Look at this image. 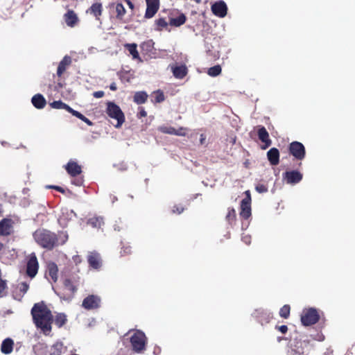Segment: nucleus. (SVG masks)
Returning <instances> with one entry per match:
<instances>
[{
    "instance_id": "nucleus-1",
    "label": "nucleus",
    "mask_w": 355,
    "mask_h": 355,
    "mask_svg": "<svg viewBox=\"0 0 355 355\" xmlns=\"http://www.w3.org/2000/svg\"><path fill=\"white\" fill-rule=\"evenodd\" d=\"M31 315L36 327L45 335H49L51 331L53 315L46 306L43 302L35 304L31 309Z\"/></svg>"
},
{
    "instance_id": "nucleus-2",
    "label": "nucleus",
    "mask_w": 355,
    "mask_h": 355,
    "mask_svg": "<svg viewBox=\"0 0 355 355\" xmlns=\"http://www.w3.org/2000/svg\"><path fill=\"white\" fill-rule=\"evenodd\" d=\"M35 242L42 248L52 250L57 244L63 245L68 239V234L62 232L59 236L46 230L39 229L33 233Z\"/></svg>"
},
{
    "instance_id": "nucleus-3",
    "label": "nucleus",
    "mask_w": 355,
    "mask_h": 355,
    "mask_svg": "<svg viewBox=\"0 0 355 355\" xmlns=\"http://www.w3.org/2000/svg\"><path fill=\"white\" fill-rule=\"evenodd\" d=\"M130 343L133 350L137 353H140L145 349L146 337L141 331H135L130 337Z\"/></svg>"
},
{
    "instance_id": "nucleus-4",
    "label": "nucleus",
    "mask_w": 355,
    "mask_h": 355,
    "mask_svg": "<svg viewBox=\"0 0 355 355\" xmlns=\"http://www.w3.org/2000/svg\"><path fill=\"white\" fill-rule=\"evenodd\" d=\"M107 113L112 119H116V128H119L125 121V116L121 108L113 102L107 103Z\"/></svg>"
},
{
    "instance_id": "nucleus-5",
    "label": "nucleus",
    "mask_w": 355,
    "mask_h": 355,
    "mask_svg": "<svg viewBox=\"0 0 355 355\" xmlns=\"http://www.w3.org/2000/svg\"><path fill=\"white\" fill-rule=\"evenodd\" d=\"M320 315L314 308H310L303 311L301 315V322L304 326H310L318 322Z\"/></svg>"
},
{
    "instance_id": "nucleus-6",
    "label": "nucleus",
    "mask_w": 355,
    "mask_h": 355,
    "mask_svg": "<svg viewBox=\"0 0 355 355\" xmlns=\"http://www.w3.org/2000/svg\"><path fill=\"white\" fill-rule=\"evenodd\" d=\"M245 197L241 202L240 217L243 219H248L252 214L251 212V195L249 190L245 191Z\"/></svg>"
},
{
    "instance_id": "nucleus-7",
    "label": "nucleus",
    "mask_w": 355,
    "mask_h": 355,
    "mask_svg": "<svg viewBox=\"0 0 355 355\" xmlns=\"http://www.w3.org/2000/svg\"><path fill=\"white\" fill-rule=\"evenodd\" d=\"M289 153L297 160H302L306 155L304 146L299 141H293L288 146Z\"/></svg>"
},
{
    "instance_id": "nucleus-8",
    "label": "nucleus",
    "mask_w": 355,
    "mask_h": 355,
    "mask_svg": "<svg viewBox=\"0 0 355 355\" xmlns=\"http://www.w3.org/2000/svg\"><path fill=\"white\" fill-rule=\"evenodd\" d=\"M211 12L214 15L220 18H224L227 13V6L225 1H217L211 5Z\"/></svg>"
},
{
    "instance_id": "nucleus-9",
    "label": "nucleus",
    "mask_w": 355,
    "mask_h": 355,
    "mask_svg": "<svg viewBox=\"0 0 355 355\" xmlns=\"http://www.w3.org/2000/svg\"><path fill=\"white\" fill-rule=\"evenodd\" d=\"M39 264L35 253H32L27 262L26 272L30 277H34L37 273Z\"/></svg>"
},
{
    "instance_id": "nucleus-10",
    "label": "nucleus",
    "mask_w": 355,
    "mask_h": 355,
    "mask_svg": "<svg viewBox=\"0 0 355 355\" xmlns=\"http://www.w3.org/2000/svg\"><path fill=\"white\" fill-rule=\"evenodd\" d=\"M302 174L297 171H289L283 173V179L287 184H295L302 180Z\"/></svg>"
},
{
    "instance_id": "nucleus-11",
    "label": "nucleus",
    "mask_w": 355,
    "mask_h": 355,
    "mask_svg": "<svg viewBox=\"0 0 355 355\" xmlns=\"http://www.w3.org/2000/svg\"><path fill=\"white\" fill-rule=\"evenodd\" d=\"M146 10L145 17L147 19L152 18L157 12L159 8V0H146Z\"/></svg>"
},
{
    "instance_id": "nucleus-12",
    "label": "nucleus",
    "mask_w": 355,
    "mask_h": 355,
    "mask_svg": "<svg viewBox=\"0 0 355 355\" xmlns=\"http://www.w3.org/2000/svg\"><path fill=\"white\" fill-rule=\"evenodd\" d=\"M101 299L96 295H89L83 301V306L86 309L98 308L100 305Z\"/></svg>"
},
{
    "instance_id": "nucleus-13",
    "label": "nucleus",
    "mask_w": 355,
    "mask_h": 355,
    "mask_svg": "<svg viewBox=\"0 0 355 355\" xmlns=\"http://www.w3.org/2000/svg\"><path fill=\"white\" fill-rule=\"evenodd\" d=\"M257 134L259 139L264 144L262 146V149H266L270 146L272 141L270 139L269 134L265 127H260L258 130Z\"/></svg>"
},
{
    "instance_id": "nucleus-14",
    "label": "nucleus",
    "mask_w": 355,
    "mask_h": 355,
    "mask_svg": "<svg viewBox=\"0 0 355 355\" xmlns=\"http://www.w3.org/2000/svg\"><path fill=\"white\" fill-rule=\"evenodd\" d=\"M64 167L67 173L72 177H76L82 172L80 166L72 160H70Z\"/></svg>"
},
{
    "instance_id": "nucleus-15",
    "label": "nucleus",
    "mask_w": 355,
    "mask_h": 355,
    "mask_svg": "<svg viewBox=\"0 0 355 355\" xmlns=\"http://www.w3.org/2000/svg\"><path fill=\"white\" fill-rule=\"evenodd\" d=\"M89 266L94 269H99L101 266L100 254L96 252H90L87 257Z\"/></svg>"
},
{
    "instance_id": "nucleus-16",
    "label": "nucleus",
    "mask_w": 355,
    "mask_h": 355,
    "mask_svg": "<svg viewBox=\"0 0 355 355\" xmlns=\"http://www.w3.org/2000/svg\"><path fill=\"white\" fill-rule=\"evenodd\" d=\"M267 157L270 164L276 166L279 163V151L276 148H272L267 152Z\"/></svg>"
},
{
    "instance_id": "nucleus-17",
    "label": "nucleus",
    "mask_w": 355,
    "mask_h": 355,
    "mask_svg": "<svg viewBox=\"0 0 355 355\" xmlns=\"http://www.w3.org/2000/svg\"><path fill=\"white\" fill-rule=\"evenodd\" d=\"M58 266L54 262H49L47 263L46 275H49L53 282L58 280Z\"/></svg>"
},
{
    "instance_id": "nucleus-18",
    "label": "nucleus",
    "mask_w": 355,
    "mask_h": 355,
    "mask_svg": "<svg viewBox=\"0 0 355 355\" xmlns=\"http://www.w3.org/2000/svg\"><path fill=\"white\" fill-rule=\"evenodd\" d=\"M304 345H306L304 341H297L294 347L288 351L287 355H306Z\"/></svg>"
},
{
    "instance_id": "nucleus-19",
    "label": "nucleus",
    "mask_w": 355,
    "mask_h": 355,
    "mask_svg": "<svg viewBox=\"0 0 355 355\" xmlns=\"http://www.w3.org/2000/svg\"><path fill=\"white\" fill-rule=\"evenodd\" d=\"M71 58L68 55H65L63 59L60 62L58 69H57V75L58 76H61L62 73L65 71L67 68L71 64Z\"/></svg>"
},
{
    "instance_id": "nucleus-20",
    "label": "nucleus",
    "mask_w": 355,
    "mask_h": 355,
    "mask_svg": "<svg viewBox=\"0 0 355 355\" xmlns=\"http://www.w3.org/2000/svg\"><path fill=\"white\" fill-rule=\"evenodd\" d=\"M14 341L10 338L4 339L1 345V352L4 354H10L13 349Z\"/></svg>"
},
{
    "instance_id": "nucleus-21",
    "label": "nucleus",
    "mask_w": 355,
    "mask_h": 355,
    "mask_svg": "<svg viewBox=\"0 0 355 355\" xmlns=\"http://www.w3.org/2000/svg\"><path fill=\"white\" fill-rule=\"evenodd\" d=\"M11 220L4 218L0 222V236L9 235L11 232Z\"/></svg>"
},
{
    "instance_id": "nucleus-22",
    "label": "nucleus",
    "mask_w": 355,
    "mask_h": 355,
    "mask_svg": "<svg viewBox=\"0 0 355 355\" xmlns=\"http://www.w3.org/2000/svg\"><path fill=\"white\" fill-rule=\"evenodd\" d=\"M31 102L35 107L37 109H42L46 104V99L40 94H37L32 97Z\"/></svg>"
},
{
    "instance_id": "nucleus-23",
    "label": "nucleus",
    "mask_w": 355,
    "mask_h": 355,
    "mask_svg": "<svg viewBox=\"0 0 355 355\" xmlns=\"http://www.w3.org/2000/svg\"><path fill=\"white\" fill-rule=\"evenodd\" d=\"M159 130L169 135H184V131L182 128H180L176 130L175 128L171 126H161L159 128Z\"/></svg>"
},
{
    "instance_id": "nucleus-24",
    "label": "nucleus",
    "mask_w": 355,
    "mask_h": 355,
    "mask_svg": "<svg viewBox=\"0 0 355 355\" xmlns=\"http://www.w3.org/2000/svg\"><path fill=\"white\" fill-rule=\"evenodd\" d=\"M102 4L100 3H93L87 10V12L93 15L97 20H99V17L102 14Z\"/></svg>"
},
{
    "instance_id": "nucleus-25",
    "label": "nucleus",
    "mask_w": 355,
    "mask_h": 355,
    "mask_svg": "<svg viewBox=\"0 0 355 355\" xmlns=\"http://www.w3.org/2000/svg\"><path fill=\"white\" fill-rule=\"evenodd\" d=\"M64 20L67 26L73 27L76 24L78 17L73 10H69L64 15Z\"/></svg>"
},
{
    "instance_id": "nucleus-26",
    "label": "nucleus",
    "mask_w": 355,
    "mask_h": 355,
    "mask_svg": "<svg viewBox=\"0 0 355 355\" xmlns=\"http://www.w3.org/2000/svg\"><path fill=\"white\" fill-rule=\"evenodd\" d=\"M124 47L131 54V55L132 56V59H134V60L138 59V60H141L139 53L137 49V46L136 44H135V43L125 44H124Z\"/></svg>"
},
{
    "instance_id": "nucleus-27",
    "label": "nucleus",
    "mask_w": 355,
    "mask_h": 355,
    "mask_svg": "<svg viewBox=\"0 0 355 355\" xmlns=\"http://www.w3.org/2000/svg\"><path fill=\"white\" fill-rule=\"evenodd\" d=\"M206 55L208 57H210L211 61H216L220 58V51L214 49V46H211V49H209L208 46H206Z\"/></svg>"
},
{
    "instance_id": "nucleus-28",
    "label": "nucleus",
    "mask_w": 355,
    "mask_h": 355,
    "mask_svg": "<svg viewBox=\"0 0 355 355\" xmlns=\"http://www.w3.org/2000/svg\"><path fill=\"white\" fill-rule=\"evenodd\" d=\"M222 72L221 66L219 64H216L214 67L207 68L206 69V73L211 77H216L219 76Z\"/></svg>"
},
{
    "instance_id": "nucleus-29",
    "label": "nucleus",
    "mask_w": 355,
    "mask_h": 355,
    "mask_svg": "<svg viewBox=\"0 0 355 355\" xmlns=\"http://www.w3.org/2000/svg\"><path fill=\"white\" fill-rule=\"evenodd\" d=\"M50 106L53 109L65 110L68 111L69 112L71 108L68 105L63 103L62 101H55L50 103Z\"/></svg>"
},
{
    "instance_id": "nucleus-30",
    "label": "nucleus",
    "mask_w": 355,
    "mask_h": 355,
    "mask_svg": "<svg viewBox=\"0 0 355 355\" xmlns=\"http://www.w3.org/2000/svg\"><path fill=\"white\" fill-rule=\"evenodd\" d=\"M225 218L230 225H232L235 223L236 218V210L233 207L228 208L227 214L225 216Z\"/></svg>"
},
{
    "instance_id": "nucleus-31",
    "label": "nucleus",
    "mask_w": 355,
    "mask_h": 355,
    "mask_svg": "<svg viewBox=\"0 0 355 355\" xmlns=\"http://www.w3.org/2000/svg\"><path fill=\"white\" fill-rule=\"evenodd\" d=\"M148 98V94L145 92H137L134 96V101L137 104L144 103Z\"/></svg>"
},
{
    "instance_id": "nucleus-32",
    "label": "nucleus",
    "mask_w": 355,
    "mask_h": 355,
    "mask_svg": "<svg viewBox=\"0 0 355 355\" xmlns=\"http://www.w3.org/2000/svg\"><path fill=\"white\" fill-rule=\"evenodd\" d=\"M187 69L184 66H178L173 68V73L175 78H182L187 73Z\"/></svg>"
},
{
    "instance_id": "nucleus-33",
    "label": "nucleus",
    "mask_w": 355,
    "mask_h": 355,
    "mask_svg": "<svg viewBox=\"0 0 355 355\" xmlns=\"http://www.w3.org/2000/svg\"><path fill=\"white\" fill-rule=\"evenodd\" d=\"M103 223V218L101 216L89 218L87 221V224L90 225L93 227H101Z\"/></svg>"
},
{
    "instance_id": "nucleus-34",
    "label": "nucleus",
    "mask_w": 355,
    "mask_h": 355,
    "mask_svg": "<svg viewBox=\"0 0 355 355\" xmlns=\"http://www.w3.org/2000/svg\"><path fill=\"white\" fill-rule=\"evenodd\" d=\"M185 21H186L185 15L184 14H181L175 18H172L171 19L170 24L172 26L178 27V26H180L182 25L183 24H184Z\"/></svg>"
},
{
    "instance_id": "nucleus-35",
    "label": "nucleus",
    "mask_w": 355,
    "mask_h": 355,
    "mask_svg": "<svg viewBox=\"0 0 355 355\" xmlns=\"http://www.w3.org/2000/svg\"><path fill=\"white\" fill-rule=\"evenodd\" d=\"M55 324L60 328L67 322V315L64 313H58L55 318Z\"/></svg>"
},
{
    "instance_id": "nucleus-36",
    "label": "nucleus",
    "mask_w": 355,
    "mask_h": 355,
    "mask_svg": "<svg viewBox=\"0 0 355 355\" xmlns=\"http://www.w3.org/2000/svg\"><path fill=\"white\" fill-rule=\"evenodd\" d=\"M116 18L121 19L125 14V9L122 3H118L116 5Z\"/></svg>"
},
{
    "instance_id": "nucleus-37",
    "label": "nucleus",
    "mask_w": 355,
    "mask_h": 355,
    "mask_svg": "<svg viewBox=\"0 0 355 355\" xmlns=\"http://www.w3.org/2000/svg\"><path fill=\"white\" fill-rule=\"evenodd\" d=\"M291 307L288 304L284 305L279 310V315L287 319L290 315Z\"/></svg>"
},
{
    "instance_id": "nucleus-38",
    "label": "nucleus",
    "mask_w": 355,
    "mask_h": 355,
    "mask_svg": "<svg viewBox=\"0 0 355 355\" xmlns=\"http://www.w3.org/2000/svg\"><path fill=\"white\" fill-rule=\"evenodd\" d=\"M62 345L57 343L54 345L51 350L50 355H60L61 354Z\"/></svg>"
},
{
    "instance_id": "nucleus-39",
    "label": "nucleus",
    "mask_w": 355,
    "mask_h": 355,
    "mask_svg": "<svg viewBox=\"0 0 355 355\" xmlns=\"http://www.w3.org/2000/svg\"><path fill=\"white\" fill-rule=\"evenodd\" d=\"M164 101V96L162 92L158 90L155 93V101L156 103H161Z\"/></svg>"
},
{
    "instance_id": "nucleus-40",
    "label": "nucleus",
    "mask_w": 355,
    "mask_h": 355,
    "mask_svg": "<svg viewBox=\"0 0 355 355\" xmlns=\"http://www.w3.org/2000/svg\"><path fill=\"white\" fill-rule=\"evenodd\" d=\"M255 189L257 192L260 193H266L268 191V187L266 185L263 184H258L256 187H255Z\"/></svg>"
},
{
    "instance_id": "nucleus-41",
    "label": "nucleus",
    "mask_w": 355,
    "mask_h": 355,
    "mask_svg": "<svg viewBox=\"0 0 355 355\" xmlns=\"http://www.w3.org/2000/svg\"><path fill=\"white\" fill-rule=\"evenodd\" d=\"M157 26L160 28H165L167 26L168 23L164 18H159L156 21Z\"/></svg>"
},
{
    "instance_id": "nucleus-42",
    "label": "nucleus",
    "mask_w": 355,
    "mask_h": 355,
    "mask_svg": "<svg viewBox=\"0 0 355 355\" xmlns=\"http://www.w3.org/2000/svg\"><path fill=\"white\" fill-rule=\"evenodd\" d=\"M18 288L21 292L26 293L28 290L29 286L26 282H21L19 284Z\"/></svg>"
},
{
    "instance_id": "nucleus-43",
    "label": "nucleus",
    "mask_w": 355,
    "mask_h": 355,
    "mask_svg": "<svg viewBox=\"0 0 355 355\" xmlns=\"http://www.w3.org/2000/svg\"><path fill=\"white\" fill-rule=\"evenodd\" d=\"M69 112L72 114L73 116H76L77 118L80 119L82 121L84 120V119H85V116L83 114H82L78 111L73 110L72 108H71Z\"/></svg>"
},
{
    "instance_id": "nucleus-44",
    "label": "nucleus",
    "mask_w": 355,
    "mask_h": 355,
    "mask_svg": "<svg viewBox=\"0 0 355 355\" xmlns=\"http://www.w3.org/2000/svg\"><path fill=\"white\" fill-rule=\"evenodd\" d=\"M275 329L283 334H285L288 331V327L286 325L276 326Z\"/></svg>"
},
{
    "instance_id": "nucleus-45",
    "label": "nucleus",
    "mask_w": 355,
    "mask_h": 355,
    "mask_svg": "<svg viewBox=\"0 0 355 355\" xmlns=\"http://www.w3.org/2000/svg\"><path fill=\"white\" fill-rule=\"evenodd\" d=\"M184 210V208L181 206H174L173 209V213H178V214H181Z\"/></svg>"
},
{
    "instance_id": "nucleus-46",
    "label": "nucleus",
    "mask_w": 355,
    "mask_h": 355,
    "mask_svg": "<svg viewBox=\"0 0 355 355\" xmlns=\"http://www.w3.org/2000/svg\"><path fill=\"white\" fill-rule=\"evenodd\" d=\"M46 188H48V189H55V190H57V191H60L61 193H64V189L62 187H58V186L48 185V186H46Z\"/></svg>"
},
{
    "instance_id": "nucleus-47",
    "label": "nucleus",
    "mask_w": 355,
    "mask_h": 355,
    "mask_svg": "<svg viewBox=\"0 0 355 355\" xmlns=\"http://www.w3.org/2000/svg\"><path fill=\"white\" fill-rule=\"evenodd\" d=\"M94 97L100 98H102L104 96V92L103 91H97L94 92L93 94Z\"/></svg>"
},
{
    "instance_id": "nucleus-48",
    "label": "nucleus",
    "mask_w": 355,
    "mask_h": 355,
    "mask_svg": "<svg viewBox=\"0 0 355 355\" xmlns=\"http://www.w3.org/2000/svg\"><path fill=\"white\" fill-rule=\"evenodd\" d=\"M64 284H65V286L66 287H68L69 288V290L71 291H74L75 289L73 287V286L71 285V282L69 279H66L65 282H64Z\"/></svg>"
},
{
    "instance_id": "nucleus-49",
    "label": "nucleus",
    "mask_w": 355,
    "mask_h": 355,
    "mask_svg": "<svg viewBox=\"0 0 355 355\" xmlns=\"http://www.w3.org/2000/svg\"><path fill=\"white\" fill-rule=\"evenodd\" d=\"M66 214L70 219H71L72 217L76 216V214L73 210H67Z\"/></svg>"
},
{
    "instance_id": "nucleus-50",
    "label": "nucleus",
    "mask_w": 355,
    "mask_h": 355,
    "mask_svg": "<svg viewBox=\"0 0 355 355\" xmlns=\"http://www.w3.org/2000/svg\"><path fill=\"white\" fill-rule=\"evenodd\" d=\"M110 89L112 90V91H115L116 90L117 87H116V85L115 83H112L110 85Z\"/></svg>"
},
{
    "instance_id": "nucleus-51",
    "label": "nucleus",
    "mask_w": 355,
    "mask_h": 355,
    "mask_svg": "<svg viewBox=\"0 0 355 355\" xmlns=\"http://www.w3.org/2000/svg\"><path fill=\"white\" fill-rule=\"evenodd\" d=\"M125 1H126V3H127L128 6H129V8H130V9H133V8H134V5H133V3L131 2V1H130V0H125Z\"/></svg>"
},
{
    "instance_id": "nucleus-52",
    "label": "nucleus",
    "mask_w": 355,
    "mask_h": 355,
    "mask_svg": "<svg viewBox=\"0 0 355 355\" xmlns=\"http://www.w3.org/2000/svg\"><path fill=\"white\" fill-rule=\"evenodd\" d=\"M65 220V218H64V214L63 213V216L62 217L60 218L59 219V222L61 225H66V223H64L63 220Z\"/></svg>"
},
{
    "instance_id": "nucleus-53",
    "label": "nucleus",
    "mask_w": 355,
    "mask_h": 355,
    "mask_svg": "<svg viewBox=\"0 0 355 355\" xmlns=\"http://www.w3.org/2000/svg\"><path fill=\"white\" fill-rule=\"evenodd\" d=\"M83 121H84L85 123H86L89 125H92V121L89 119H88L87 117H85V119H84V120H83Z\"/></svg>"
},
{
    "instance_id": "nucleus-54",
    "label": "nucleus",
    "mask_w": 355,
    "mask_h": 355,
    "mask_svg": "<svg viewBox=\"0 0 355 355\" xmlns=\"http://www.w3.org/2000/svg\"><path fill=\"white\" fill-rule=\"evenodd\" d=\"M139 114L141 116H146V112L144 110H141L140 112H139Z\"/></svg>"
},
{
    "instance_id": "nucleus-55",
    "label": "nucleus",
    "mask_w": 355,
    "mask_h": 355,
    "mask_svg": "<svg viewBox=\"0 0 355 355\" xmlns=\"http://www.w3.org/2000/svg\"><path fill=\"white\" fill-rule=\"evenodd\" d=\"M205 140V137H204V135L202 134H201V140H200L201 145H202L204 144Z\"/></svg>"
},
{
    "instance_id": "nucleus-56",
    "label": "nucleus",
    "mask_w": 355,
    "mask_h": 355,
    "mask_svg": "<svg viewBox=\"0 0 355 355\" xmlns=\"http://www.w3.org/2000/svg\"><path fill=\"white\" fill-rule=\"evenodd\" d=\"M270 321V316L269 315H267V317L266 318V322H269Z\"/></svg>"
},
{
    "instance_id": "nucleus-57",
    "label": "nucleus",
    "mask_w": 355,
    "mask_h": 355,
    "mask_svg": "<svg viewBox=\"0 0 355 355\" xmlns=\"http://www.w3.org/2000/svg\"><path fill=\"white\" fill-rule=\"evenodd\" d=\"M28 189H23V193H24V194H26V193H27V192H28Z\"/></svg>"
},
{
    "instance_id": "nucleus-58",
    "label": "nucleus",
    "mask_w": 355,
    "mask_h": 355,
    "mask_svg": "<svg viewBox=\"0 0 355 355\" xmlns=\"http://www.w3.org/2000/svg\"><path fill=\"white\" fill-rule=\"evenodd\" d=\"M3 244L0 242V252L3 250Z\"/></svg>"
},
{
    "instance_id": "nucleus-59",
    "label": "nucleus",
    "mask_w": 355,
    "mask_h": 355,
    "mask_svg": "<svg viewBox=\"0 0 355 355\" xmlns=\"http://www.w3.org/2000/svg\"><path fill=\"white\" fill-rule=\"evenodd\" d=\"M283 339H284V338H283V337H278V338H277V340H278L279 342L282 341Z\"/></svg>"
},
{
    "instance_id": "nucleus-60",
    "label": "nucleus",
    "mask_w": 355,
    "mask_h": 355,
    "mask_svg": "<svg viewBox=\"0 0 355 355\" xmlns=\"http://www.w3.org/2000/svg\"><path fill=\"white\" fill-rule=\"evenodd\" d=\"M196 2L199 3L200 0H194Z\"/></svg>"
},
{
    "instance_id": "nucleus-61",
    "label": "nucleus",
    "mask_w": 355,
    "mask_h": 355,
    "mask_svg": "<svg viewBox=\"0 0 355 355\" xmlns=\"http://www.w3.org/2000/svg\"><path fill=\"white\" fill-rule=\"evenodd\" d=\"M324 355H327V354H324Z\"/></svg>"
}]
</instances>
